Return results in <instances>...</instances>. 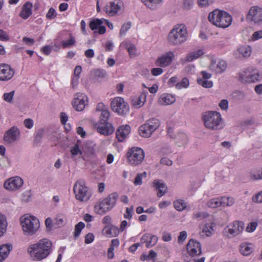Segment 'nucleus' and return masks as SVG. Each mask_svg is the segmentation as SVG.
<instances>
[{"label":"nucleus","mask_w":262,"mask_h":262,"mask_svg":"<svg viewBox=\"0 0 262 262\" xmlns=\"http://www.w3.org/2000/svg\"><path fill=\"white\" fill-rule=\"evenodd\" d=\"M52 252V243L47 238H42L31 244L27 248L30 257L34 261H40L46 258Z\"/></svg>","instance_id":"obj_1"},{"label":"nucleus","mask_w":262,"mask_h":262,"mask_svg":"<svg viewBox=\"0 0 262 262\" xmlns=\"http://www.w3.org/2000/svg\"><path fill=\"white\" fill-rule=\"evenodd\" d=\"M21 229L24 235L31 236L35 235L39 230L40 223L39 219L31 214H25L19 219Z\"/></svg>","instance_id":"obj_2"},{"label":"nucleus","mask_w":262,"mask_h":262,"mask_svg":"<svg viewBox=\"0 0 262 262\" xmlns=\"http://www.w3.org/2000/svg\"><path fill=\"white\" fill-rule=\"evenodd\" d=\"M188 34L186 26L183 24L174 25L169 32L167 40L172 45H179L184 43L188 39Z\"/></svg>","instance_id":"obj_3"},{"label":"nucleus","mask_w":262,"mask_h":262,"mask_svg":"<svg viewBox=\"0 0 262 262\" xmlns=\"http://www.w3.org/2000/svg\"><path fill=\"white\" fill-rule=\"evenodd\" d=\"M208 19L212 25L221 28H228L232 21V18L228 13L219 9H215L210 12Z\"/></svg>","instance_id":"obj_4"},{"label":"nucleus","mask_w":262,"mask_h":262,"mask_svg":"<svg viewBox=\"0 0 262 262\" xmlns=\"http://www.w3.org/2000/svg\"><path fill=\"white\" fill-rule=\"evenodd\" d=\"M201 118L205 127L209 130H217L223 127L222 116L217 112H205L202 114Z\"/></svg>","instance_id":"obj_5"},{"label":"nucleus","mask_w":262,"mask_h":262,"mask_svg":"<svg viewBox=\"0 0 262 262\" xmlns=\"http://www.w3.org/2000/svg\"><path fill=\"white\" fill-rule=\"evenodd\" d=\"M118 195L113 193L107 198L100 200L94 206V211L98 214H104L111 210L115 205Z\"/></svg>","instance_id":"obj_6"},{"label":"nucleus","mask_w":262,"mask_h":262,"mask_svg":"<svg viewBox=\"0 0 262 262\" xmlns=\"http://www.w3.org/2000/svg\"><path fill=\"white\" fill-rule=\"evenodd\" d=\"M73 192L75 199L81 202H87L92 196L90 189L86 186L84 181L79 180L73 185Z\"/></svg>","instance_id":"obj_7"},{"label":"nucleus","mask_w":262,"mask_h":262,"mask_svg":"<svg viewBox=\"0 0 262 262\" xmlns=\"http://www.w3.org/2000/svg\"><path fill=\"white\" fill-rule=\"evenodd\" d=\"M112 110L120 116H125L129 112V106L125 100L121 97H116L111 102Z\"/></svg>","instance_id":"obj_8"},{"label":"nucleus","mask_w":262,"mask_h":262,"mask_svg":"<svg viewBox=\"0 0 262 262\" xmlns=\"http://www.w3.org/2000/svg\"><path fill=\"white\" fill-rule=\"evenodd\" d=\"M126 156L129 164L136 166L142 162L145 157V154L141 148L133 147L128 149Z\"/></svg>","instance_id":"obj_9"},{"label":"nucleus","mask_w":262,"mask_h":262,"mask_svg":"<svg viewBox=\"0 0 262 262\" xmlns=\"http://www.w3.org/2000/svg\"><path fill=\"white\" fill-rule=\"evenodd\" d=\"M160 124L159 120L157 119H149L139 127V133L142 137L148 138L158 128Z\"/></svg>","instance_id":"obj_10"},{"label":"nucleus","mask_w":262,"mask_h":262,"mask_svg":"<svg viewBox=\"0 0 262 262\" xmlns=\"http://www.w3.org/2000/svg\"><path fill=\"white\" fill-rule=\"evenodd\" d=\"M246 19L255 25L262 24V7L254 5L251 6L246 15Z\"/></svg>","instance_id":"obj_11"},{"label":"nucleus","mask_w":262,"mask_h":262,"mask_svg":"<svg viewBox=\"0 0 262 262\" xmlns=\"http://www.w3.org/2000/svg\"><path fill=\"white\" fill-rule=\"evenodd\" d=\"M124 9V3L120 0H115L108 3L104 7L103 10L111 16L121 13Z\"/></svg>","instance_id":"obj_12"},{"label":"nucleus","mask_w":262,"mask_h":262,"mask_svg":"<svg viewBox=\"0 0 262 262\" xmlns=\"http://www.w3.org/2000/svg\"><path fill=\"white\" fill-rule=\"evenodd\" d=\"M20 138V132L16 126H13L5 133L3 140L8 144H13L19 140Z\"/></svg>","instance_id":"obj_13"},{"label":"nucleus","mask_w":262,"mask_h":262,"mask_svg":"<svg viewBox=\"0 0 262 262\" xmlns=\"http://www.w3.org/2000/svg\"><path fill=\"white\" fill-rule=\"evenodd\" d=\"M23 184V180L18 176H15L7 179L4 183V187L8 191H15L19 189Z\"/></svg>","instance_id":"obj_14"},{"label":"nucleus","mask_w":262,"mask_h":262,"mask_svg":"<svg viewBox=\"0 0 262 262\" xmlns=\"http://www.w3.org/2000/svg\"><path fill=\"white\" fill-rule=\"evenodd\" d=\"M215 224L212 220L203 222L200 226V235L203 238L211 236L215 232Z\"/></svg>","instance_id":"obj_15"},{"label":"nucleus","mask_w":262,"mask_h":262,"mask_svg":"<svg viewBox=\"0 0 262 262\" xmlns=\"http://www.w3.org/2000/svg\"><path fill=\"white\" fill-rule=\"evenodd\" d=\"M174 58V52L168 51L159 56L155 61V64L158 67L165 68L170 65Z\"/></svg>","instance_id":"obj_16"},{"label":"nucleus","mask_w":262,"mask_h":262,"mask_svg":"<svg viewBox=\"0 0 262 262\" xmlns=\"http://www.w3.org/2000/svg\"><path fill=\"white\" fill-rule=\"evenodd\" d=\"M244 224L243 222L235 221L229 224L225 228L230 237H235L240 234L244 230Z\"/></svg>","instance_id":"obj_17"},{"label":"nucleus","mask_w":262,"mask_h":262,"mask_svg":"<svg viewBox=\"0 0 262 262\" xmlns=\"http://www.w3.org/2000/svg\"><path fill=\"white\" fill-rule=\"evenodd\" d=\"M88 98L83 93H77L75 96L73 101V106L77 111L83 110L88 104Z\"/></svg>","instance_id":"obj_18"},{"label":"nucleus","mask_w":262,"mask_h":262,"mask_svg":"<svg viewBox=\"0 0 262 262\" xmlns=\"http://www.w3.org/2000/svg\"><path fill=\"white\" fill-rule=\"evenodd\" d=\"M227 67V63L224 60L221 59L212 58L209 66V69L216 74L223 73Z\"/></svg>","instance_id":"obj_19"},{"label":"nucleus","mask_w":262,"mask_h":262,"mask_svg":"<svg viewBox=\"0 0 262 262\" xmlns=\"http://www.w3.org/2000/svg\"><path fill=\"white\" fill-rule=\"evenodd\" d=\"M187 251L192 257L199 256L202 253L200 243L194 239H190L187 244Z\"/></svg>","instance_id":"obj_20"},{"label":"nucleus","mask_w":262,"mask_h":262,"mask_svg":"<svg viewBox=\"0 0 262 262\" xmlns=\"http://www.w3.org/2000/svg\"><path fill=\"white\" fill-rule=\"evenodd\" d=\"M14 73V70L9 64L5 63L0 64V80H9L13 77Z\"/></svg>","instance_id":"obj_21"},{"label":"nucleus","mask_w":262,"mask_h":262,"mask_svg":"<svg viewBox=\"0 0 262 262\" xmlns=\"http://www.w3.org/2000/svg\"><path fill=\"white\" fill-rule=\"evenodd\" d=\"M130 132V127L129 125L125 124L120 126L117 129L116 134L118 141H124L128 136Z\"/></svg>","instance_id":"obj_22"},{"label":"nucleus","mask_w":262,"mask_h":262,"mask_svg":"<svg viewBox=\"0 0 262 262\" xmlns=\"http://www.w3.org/2000/svg\"><path fill=\"white\" fill-rule=\"evenodd\" d=\"M103 19L95 18L92 20L89 24V27L92 30L98 29V33L100 34H103L105 31V27L102 25Z\"/></svg>","instance_id":"obj_23"},{"label":"nucleus","mask_w":262,"mask_h":262,"mask_svg":"<svg viewBox=\"0 0 262 262\" xmlns=\"http://www.w3.org/2000/svg\"><path fill=\"white\" fill-rule=\"evenodd\" d=\"M203 49H198L187 54L183 59L184 62H191L202 57L204 54Z\"/></svg>","instance_id":"obj_24"},{"label":"nucleus","mask_w":262,"mask_h":262,"mask_svg":"<svg viewBox=\"0 0 262 262\" xmlns=\"http://www.w3.org/2000/svg\"><path fill=\"white\" fill-rule=\"evenodd\" d=\"M97 132L101 135L108 136L114 132V128L111 124H98L96 126Z\"/></svg>","instance_id":"obj_25"},{"label":"nucleus","mask_w":262,"mask_h":262,"mask_svg":"<svg viewBox=\"0 0 262 262\" xmlns=\"http://www.w3.org/2000/svg\"><path fill=\"white\" fill-rule=\"evenodd\" d=\"M175 101L176 98L173 95L165 93L160 96L158 103L161 105H168L173 103Z\"/></svg>","instance_id":"obj_26"},{"label":"nucleus","mask_w":262,"mask_h":262,"mask_svg":"<svg viewBox=\"0 0 262 262\" xmlns=\"http://www.w3.org/2000/svg\"><path fill=\"white\" fill-rule=\"evenodd\" d=\"M12 250L11 244H4L0 245V262H3L9 256Z\"/></svg>","instance_id":"obj_27"},{"label":"nucleus","mask_w":262,"mask_h":262,"mask_svg":"<svg viewBox=\"0 0 262 262\" xmlns=\"http://www.w3.org/2000/svg\"><path fill=\"white\" fill-rule=\"evenodd\" d=\"M254 246L253 244L243 242L239 246V252L244 256L250 255L254 251Z\"/></svg>","instance_id":"obj_28"},{"label":"nucleus","mask_w":262,"mask_h":262,"mask_svg":"<svg viewBox=\"0 0 262 262\" xmlns=\"http://www.w3.org/2000/svg\"><path fill=\"white\" fill-rule=\"evenodd\" d=\"M32 4L30 2H26L23 6L19 15L24 19H27L32 13Z\"/></svg>","instance_id":"obj_29"},{"label":"nucleus","mask_w":262,"mask_h":262,"mask_svg":"<svg viewBox=\"0 0 262 262\" xmlns=\"http://www.w3.org/2000/svg\"><path fill=\"white\" fill-rule=\"evenodd\" d=\"M146 97L147 93L143 92L139 96L134 97L132 100L133 105L137 108L141 107L145 103Z\"/></svg>","instance_id":"obj_30"},{"label":"nucleus","mask_w":262,"mask_h":262,"mask_svg":"<svg viewBox=\"0 0 262 262\" xmlns=\"http://www.w3.org/2000/svg\"><path fill=\"white\" fill-rule=\"evenodd\" d=\"M252 52L251 48L248 46L239 47L235 52V55L239 58L247 57L250 56Z\"/></svg>","instance_id":"obj_31"},{"label":"nucleus","mask_w":262,"mask_h":262,"mask_svg":"<svg viewBox=\"0 0 262 262\" xmlns=\"http://www.w3.org/2000/svg\"><path fill=\"white\" fill-rule=\"evenodd\" d=\"M152 186L158 190L157 195L161 197L166 192V187L165 184L161 180H156L154 181Z\"/></svg>","instance_id":"obj_32"},{"label":"nucleus","mask_w":262,"mask_h":262,"mask_svg":"<svg viewBox=\"0 0 262 262\" xmlns=\"http://www.w3.org/2000/svg\"><path fill=\"white\" fill-rule=\"evenodd\" d=\"M8 222L6 216L0 213V238L6 233Z\"/></svg>","instance_id":"obj_33"},{"label":"nucleus","mask_w":262,"mask_h":262,"mask_svg":"<svg viewBox=\"0 0 262 262\" xmlns=\"http://www.w3.org/2000/svg\"><path fill=\"white\" fill-rule=\"evenodd\" d=\"M70 153L71 158L74 160L78 157H82L83 151L80 149L79 145L77 144L74 145L70 147Z\"/></svg>","instance_id":"obj_34"},{"label":"nucleus","mask_w":262,"mask_h":262,"mask_svg":"<svg viewBox=\"0 0 262 262\" xmlns=\"http://www.w3.org/2000/svg\"><path fill=\"white\" fill-rule=\"evenodd\" d=\"M142 3L150 9H156L162 3L163 0H141Z\"/></svg>","instance_id":"obj_35"},{"label":"nucleus","mask_w":262,"mask_h":262,"mask_svg":"<svg viewBox=\"0 0 262 262\" xmlns=\"http://www.w3.org/2000/svg\"><path fill=\"white\" fill-rule=\"evenodd\" d=\"M117 232V229L114 226H106L102 230L103 234L107 237L114 236Z\"/></svg>","instance_id":"obj_36"},{"label":"nucleus","mask_w":262,"mask_h":262,"mask_svg":"<svg viewBox=\"0 0 262 262\" xmlns=\"http://www.w3.org/2000/svg\"><path fill=\"white\" fill-rule=\"evenodd\" d=\"M245 76V75H243ZM245 78L243 77L242 79L243 81L246 82H254L257 81L259 80V74L256 72L252 74H248L247 75V73H245Z\"/></svg>","instance_id":"obj_37"},{"label":"nucleus","mask_w":262,"mask_h":262,"mask_svg":"<svg viewBox=\"0 0 262 262\" xmlns=\"http://www.w3.org/2000/svg\"><path fill=\"white\" fill-rule=\"evenodd\" d=\"M119 239L115 238L111 241V244L107 251L108 257L110 259L113 258L114 256V250L115 248L118 247L119 245Z\"/></svg>","instance_id":"obj_38"},{"label":"nucleus","mask_w":262,"mask_h":262,"mask_svg":"<svg viewBox=\"0 0 262 262\" xmlns=\"http://www.w3.org/2000/svg\"><path fill=\"white\" fill-rule=\"evenodd\" d=\"M127 50L130 57H133L136 55V48L134 45L128 41H124L121 44Z\"/></svg>","instance_id":"obj_39"},{"label":"nucleus","mask_w":262,"mask_h":262,"mask_svg":"<svg viewBox=\"0 0 262 262\" xmlns=\"http://www.w3.org/2000/svg\"><path fill=\"white\" fill-rule=\"evenodd\" d=\"M173 206L178 211H182L187 208V203L182 199H178L173 202Z\"/></svg>","instance_id":"obj_40"},{"label":"nucleus","mask_w":262,"mask_h":262,"mask_svg":"<svg viewBox=\"0 0 262 262\" xmlns=\"http://www.w3.org/2000/svg\"><path fill=\"white\" fill-rule=\"evenodd\" d=\"M206 204L208 207L211 208L222 207L221 196L210 199Z\"/></svg>","instance_id":"obj_41"},{"label":"nucleus","mask_w":262,"mask_h":262,"mask_svg":"<svg viewBox=\"0 0 262 262\" xmlns=\"http://www.w3.org/2000/svg\"><path fill=\"white\" fill-rule=\"evenodd\" d=\"M222 207H230L232 206L235 200L233 198L230 196H221Z\"/></svg>","instance_id":"obj_42"},{"label":"nucleus","mask_w":262,"mask_h":262,"mask_svg":"<svg viewBox=\"0 0 262 262\" xmlns=\"http://www.w3.org/2000/svg\"><path fill=\"white\" fill-rule=\"evenodd\" d=\"M175 139L176 143L179 146H182L186 143L187 136L185 133H180L176 136Z\"/></svg>","instance_id":"obj_43"},{"label":"nucleus","mask_w":262,"mask_h":262,"mask_svg":"<svg viewBox=\"0 0 262 262\" xmlns=\"http://www.w3.org/2000/svg\"><path fill=\"white\" fill-rule=\"evenodd\" d=\"M81 158L85 161H89L90 158L95 155V149L93 147H89L84 149Z\"/></svg>","instance_id":"obj_44"},{"label":"nucleus","mask_w":262,"mask_h":262,"mask_svg":"<svg viewBox=\"0 0 262 262\" xmlns=\"http://www.w3.org/2000/svg\"><path fill=\"white\" fill-rule=\"evenodd\" d=\"M189 86V81L188 78H184L180 82L176 84V88L178 90L187 89Z\"/></svg>","instance_id":"obj_45"},{"label":"nucleus","mask_w":262,"mask_h":262,"mask_svg":"<svg viewBox=\"0 0 262 262\" xmlns=\"http://www.w3.org/2000/svg\"><path fill=\"white\" fill-rule=\"evenodd\" d=\"M45 134V128H40L38 129L35 134L34 136V142L36 143H39L41 142L42 137H43Z\"/></svg>","instance_id":"obj_46"},{"label":"nucleus","mask_w":262,"mask_h":262,"mask_svg":"<svg viewBox=\"0 0 262 262\" xmlns=\"http://www.w3.org/2000/svg\"><path fill=\"white\" fill-rule=\"evenodd\" d=\"M198 84L205 88H210L213 86V82L208 79H201L198 78L197 79Z\"/></svg>","instance_id":"obj_47"},{"label":"nucleus","mask_w":262,"mask_h":262,"mask_svg":"<svg viewBox=\"0 0 262 262\" xmlns=\"http://www.w3.org/2000/svg\"><path fill=\"white\" fill-rule=\"evenodd\" d=\"M110 116V113L108 109L101 112L100 116V122L101 124H105L107 122Z\"/></svg>","instance_id":"obj_48"},{"label":"nucleus","mask_w":262,"mask_h":262,"mask_svg":"<svg viewBox=\"0 0 262 262\" xmlns=\"http://www.w3.org/2000/svg\"><path fill=\"white\" fill-rule=\"evenodd\" d=\"M146 176V172L138 173L134 182V185L136 186L141 185L142 184L143 178H145Z\"/></svg>","instance_id":"obj_49"},{"label":"nucleus","mask_w":262,"mask_h":262,"mask_svg":"<svg viewBox=\"0 0 262 262\" xmlns=\"http://www.w3.org/2000/svg\"><path fill=\"white\" fill-rule=\"evenodd\" d=\"M250 178L253 180L262 179V168L257 171H253L250 173Z\"/></svg>","instance_id":"obj_50"},{"label":"nucleus","mask_w":262,"mask_h":262,"mask_svg":"<svg viewBox=\"0 0 262 262\" xmlns=\"http://www.w3.org/2000/svg\"><path fill=\"white\" fill-rule=\"evenodd\" d=\"M32 192L30 190H27L24 191L21 195V200L24 202H29L32 198Z\"/></svg>","instance_id":"obj_51"},{"label":"nucleus","mask_w":262,"mask_h":262,"mask_svg":"<svg viewBox=\"0 0 262 262\" xmlns=\"http://www.w3.org/2000/svg\"><path fill=\"white\" fill-rule=\"evenodd\" d=\"M131 24L130 23H124L121 27L119 34L121 36H124L127 31L130 28Z\"/></svg>","instance_id":"obj_52"},{"label":"nucleus","mask_w":262,"mask_h":262,"mask_svg":"<svg viewBox=\"0 0 262 262\" xmlns=\"http://www.w3.org/2000/svg\"><path fill=\"white\" fill-rule=\"evenodd\" d=\"M258 224L256 222H252L249 223L247 225V226L246 228V231L248 233H251L254 232L257 227Z\"/></svg>","instance_id":"obj_53"},{"label":"nucleus","mask_w":262,"mask_h":262,"mask_svg":"<svg viewBox=\"0 0 262 262\" xmlns=\"http://www.w3.org/2000/svg\"><path fill=\"white\" fill-rule=\"evenodd\" d=\"M14 91H12L9 93H6L3 95V99L8 103H11L13 98L14 95Z\"/></svg>","instance_id":"obj_54"},{"label":"nucleus","mask_w":262,"mask_h":262,"mask_svg":"<svg viewBox=\"0 0 262 262\" xmlns=\"http://www.w3.org/2000/svg\"><path fill=\"white\" fill-rule=\"evenodd\" d=\"M209 214L205 212H198L193 214V219L196 220H203L207 218Z\"/></svg>","instance_id":"obj_55"},{"label":"nucleus","mask_w":262,"mask_h":262,"mask_svg":"<svg viewBox=\"0 0 262 262\" xmlns=\"http://www.w3.org/2000/svg\"><path fill=\"white\" fill-rule=\"evenodd\" d=\"M158 240V238L157 236L150 234L149 239H148L147 244H146V247L148 248L152 247L156 244Z\"/></svg>","instance_id":"obj_56"},{"label":"nucleus","mask_w":262,"mask_h":262,"mask_svg":"<svg viewBox=\"0 0 262 262\" xmlns=\"http://www.w3.org/2000/svg\"><path fill=\"white\" fill-rule=\"evenodd\" d=\"M84 224L81 222H79L75 226L74 233L75 237H77L80 235L81 231L84 228Z\"/></svg>","instance_id":"obj_57"},{"label":"nucleus","mask_w":262,"mask_h":262,"mask_svg":"<svg viewBox=\"0 0 262 262\" xmlns=\"http://www.w3.org/2000/svg\"><path fill=\"white\" fill-rule=\"evenodd\" d=\"M262 38V30L254 32L251 37V41H255Z\"/></svg>","instance_id":"obj_58"},{"label":"nucleus","mask_w":262,"mask_h":262,"mask_svg":"<svg viewBox=\"0 0 262 262\" xmlns=\"http://www.w3.org/2000/svg\"><path fill=\"white\" fill-rule=\"evenodd\" d=\"M187 237V233L186 231H181L178 238V242L180 244H182L186 240Z\"/></svg>","instance_id":"obj_59"},{"label":"nucleus","mask_w":262,"mask_h":262,"mask_svg":"<svg viewBox=\"0 0 262 262\" xmlns=\"http://www.w3.org/2000/svg\"><path fill=\"white\" fill-rule=\"evenodd\" d=\"M252 200L254 203H262V191L253 195Z\"/></svg>","instance_id":"obj_60"},{"label":"nucleus","mask_w":262,"mask_h":262,"mask_svg":"<svg viewBox=\"0 0 262 262\" xmlns=\"http://www.w3.org/2000/svg\"><path fill=\"white\" fill-rule=\"evenodd\" d=\"M75 43V40L73 38H71L68 41H61V46L63 48H68L71 46H72Z\"/></svg>","instance_id":"obj_61"},{"label":"nucleus","mask_w":262,"mask_h":262,"mask_svg":"<svg viewBox=\"0 0 262 262\" xmlns=\"http://www.w3.org/2000/svg\"><path fill=\"white\" fill-rule=\"evenodd\" d=\"M56 16L55 10L53 8H50L46 14V17L49 19H52Z\"/></svg>","instance_id":"obj_62"},{"label":"nucleus","mask_w":262,"mask_h":262,"mask_svg":"<svg viewBox=\"0 0 262 262\" xmlns=\"http://www.w3.org/2000/svg\"><path fill=\"white\" fill-rule=\"evenodd\" d=\"M133 212V207L130 208L127 207L126 208L125 212L124 214V216L125 219L130 220L132 217Z\"/></svg>","instance_id":"obj_63"},{"label":"nucleus","mask_w":262,"mask_h":262,"mask_svg":"<svg viewBox=\"0 0 262 262\" xmlns=\"http://www.w3.org/2000/svg\"><path fill=\"white\" fill-rule=\"evenodd\" d=\"M24 126L28 129H31L34 125V122L32 119H26L24 121Z\"/></svg>","instance_id":"obj_64"}]
</instances>
